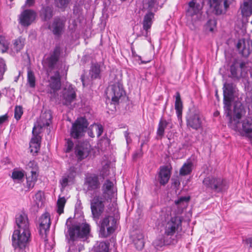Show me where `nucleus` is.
Masks as SVG:
<instances>
[{
    "label": "nucleus",
    "mask_w": 252,
    "mask_h": 252,
    "mask_svg": "<svg viewBox=\"0 0 252 252\" xmlns=\"http://www.w3.org/2000/svg\"><path fill=\"white\" fill-rule=\"evenodd\" d=\"M15 222L18 228L14 231L12 235V245L15 249L23 250L30 241L29 220L25 213H21L16 215Z\"/></svg>",
    "instance_id": "nucleus-1"
},
{
    "label": "nucleus",
    "mask_w": 252,
    "mask_h": 252,
    "mask_svg": "<svg viewBox=\"0 0 252 252\" xmlns=\"http://www.w3.org/2000/svg\"><path fill=\"white\" fill-rule=\"evenodd\" d=\"M241 107V105L239 103L234 106L233 120H231L228 125L232 129L239 132L241 135L248 138L252 145V119L249 118L244 120L241 126V124L239 123L242 115Z\"/></svg>",
    "instance_id": "nucleus-2"
},
{
    "label": "nucleus",
    "mask_w": 252,
    "mask_h": 252,
    "mask_svg": "<svg viewBox=\"0 0 252 252\" xmlns=\"http://www.w3.org/2000/svg\"><path fill=\"white\" fill-rule=\"evenodd\" d=\"M113 187L112 182L107 180L103 185L104 192L102 195L95 196L91 202V212L94 220L97 222L104 212V206L109 199L105 195L107 191L111 190Z\"/></svg>",
    "instance_id": "nucleus-3"
},
{
    "label": "nucleus",
    "mask_w": 252,
    "mask_h": 252,
    "mask_svg": "<svg viewBox=\"0 0 252 252\" xmlns=\"http://www.w3.org/2000/svg\"><path fill=\"white\" fill-rule=\"evenodd\" d=\"M182 219L179 216L171 217L164 224V234L170 239L175 234L178 233L182 229Z\"/></svg>",
    "instance_id": "nucleus-4"
},
{
    "label": "nucleus",
    "mask_w": 252,
    "mask_h": 252,
    "mask_svg": "<svg viewBox=\"0 0 252 252\" xmlns=\"http://www.w3.org/2000/svg\"><path fill=\"white\" fill-rule=\"evenodd\" d=\"M116 219L111 216H105L100 221L99 234L102 237H107L116 229Z\"/></svg>",
    "instance_id": "nucleus-5"
},
{
    "label": "nucleus",
    "mask_w": 252,
    "mask_h": 252,
    "mask_svg": "<svg viewBox=\"0 0 252 252\" xmlns=\"http://www.w3.org/2000/svg\"><path fill=\"white\" fill-rule=\"evenodd\" d=\"M203 3V0H191L189 2L187 16L193 22H196L200 18Z\"/></svg>",
    "instance_id": "nucleus-6"
},
{
    "label": "nucleus",
    "mask_w": 252,
    "mask_h": 252,
    "mask_svg": "<svg viewBox=\"0 0 252 252\" xmlns=\"http://www.w3.org/2000/svg\"><path fill=\"white\" fill-rule=\"evenodd\" d=\"M90 227L88 224L82 223L79 225H73L68 230L70 239L74 240L77 238L86 239L90 235Z\"/></svg>",
    "instance_id": "nucleus-7"
},
{
    "label": "nucleus",
    "mask_w": 252,
    "mask_h": 252,
    "mask_svg": "<svg viewBox=\"0 0 252 252\" xmlns=\"http://www.w3.org/2000/svg\"><path fill=\"white\" fill-rule=\"evenodd\" d=\"M203 183L206 188L216 192H222L227 188L226 182L221 178L208 177L203 180Z\"/></svg>",
    "instance_id": "nucleus-8"
},
{
    "label": "nucleus",
    "mask_w": 252,
    "mask_h": 252,
    "mask_svg": "<svg viewBox=\"0 0 252 252\" xmlns=\"http://www.w3.org/2000/svg\"><path fill=\"white\" fill-rule=\"evenodd\" d=\"M107 97L111 99L114 104L118 103L119 99L125 94L123 85L120 82H117L110 85L106 92Z\"/></svg>",
    "instance_id": "nucleus-9"
},
{
    "label": "nucleus",
    "mask_w": 252,
    "mask_h": 252,
    "mask_svg": "<svg viewBox=\"0 0 252 252\" xmlns=\"http://www.w3.org/2000/svg\"><path fill=\"white\" fill-rule=\"evenodd\" d=\"M88 126V123L85 118H78L72 124L70 130L71 136L76 139L82 137L84 135Z\"/></svg>",
    "instance_id": "nucleus-10"
},
{
    "label": "nucleus",
    "mask_w": 252,
    "mask_h": 252,
    "mask_svg": "<svg viewBox=\"0 0 252 252\" xmlns=\"http://www.w3.org/2000/svg\"><path fill=\"white\" fill-rule=\"evenodd\" d=\"M52 119V116L50 112H45L42 113L33 127V135L39 134L43 127L49 126L51 123Z\"/></svg>",
    "instance_id": "nucleus-11"
},
{
    "label": "nucleus",
    "mask_w": 252,
    "mask_h": 252,
    "mask_svg": "<svg viewBox=\"0 0 252 252\" xmlns=\"http://www.w3.org/2000/svg\"><path fill=\"white\" fill-rule=\"evenodd\" d=\"M188 127L197 130L202 127V121L199 113L195 110H190L186 116Z\"/></svg>",
    "instance_id": "nucleus-12"
},
{
    "label": "nucleus",
    "mask_w": 252,
    "mask_h": 252,
    "mask_svg": "<svg viewBox=\"0 0 252 252\" xmlns=\"http://www.w3.org/2000/svg\"><path fill=\"white\" fill-rule=\"evenodd\" d=\"M231 77L234 79L243 78L247 74L246 63L244 62H235L230 66Z\"/></svg>",
    "instance_id": "nucleus-13"
},
{
    "label": "nucleus",
    "mask_w": 252,
    "mask_h": 252,
    "mask_svg": "<svg viewBox=\"0 0 252 252\" xmlns=\"http://www.w3.org/2000/svg\"><path fill=\"white\" fill-rule=\"evenodd\" d=\"M233 0H208L209 3L217 15L222 14L229 7Z\"/></svg>",
    "instance_id": "nucleus-14"
},
{
    "label": "nucleus",
    "mask_w": 252,
    "mask_h": 252,
    "mask_svg": "<svg viewBox=\"0 0 252 252\" xmlns=\"http://www.w3.org/2000/svg\"><path fill=\"white\" fill-rule=\"evenodd\" d=\"M91 146L88 143H79L75 147V155L78 161L87 158L90 155Z\"/></svg>",
    "instance_id": "nucleus-15"
},
{
    "label": "nucleus",
    "mask_w": 252,
    "mask_h": 252,
    "mask_svg": "<svg viewBox=\"0 0 252 252\" xmlns=\"http://www.w3.org/2000/svg\"><path fill=\"white\" fill-rule=\"evenodd\" d=\"M35 12L31 9L24 10L19 16V23L23 26H29L35 20Z\"/></svg>",
    "instance_id": "nucleus-16"
},
{
    "label": "nucleus",
    "mask_w": 252,
    "mask_h": 252,
    "mask_svg": "<svg viewBox=\"0 0 252 252\" xmlns=\"http://www.w3.org/2000/svg\"><path fill=\"white\" fill-rule=\"evenodd\" d=\"M76 98V93L74 88L71 85L66 86L63 91V103L64 105L68 106Z\"/></svg>",
    "instance_id": "nucleus-17"
},
{
    "label": "nucleus",
    "mask_w": 252,
    "mask_h": 252,
    "mask_svg": "<svg viewBox=\"0 0 252 252\" xmlns=\"http://www.w3.org/2000/svg\"><path fill=\"white\" fill-rule=\"evenodd\" d=\"M84 184L87 187L88 190L97 189L100 188V186L98 176L94 174H90L86 175L85 179Z\"/></svg>",
    "instance_id": "nucleus-18"
},
{
    "label": "nucleus",
    "mask_w": 252,
    "mask_h": 252,
    "mask_svg": "<svg viewBox=\"0 0 252 252\" xmlns=\"http://www.w3.org/2000/svg\"><path fill=\"white\" fill-rule=\"evenodd\" d=\"M51 224L50 217L48 213L43 214L39 219V231L41 235H46Z\"/></svg>",
    "instance_id": "nucleus-19"
},
{
    "label": "nucleus",
    "mask_w": 252,
    "mask_h": 252,
    "mask_svg": "<svg viewBox=\"0 0 252 252\" xmlns=\"http://www.w3.org/2000/svg\"><path fill=\"white\" fill-rule=\"evenodd\" d=\"M61 48L59 46H56L51 56L46 59L45 62V65L49 69L54 68L59 60Z\"/></svg>",
    "instance_id": "nucleus-20"
},
{
    "label": "nucleus",
    "mask_w": 252,
    "mask_h": 252,
    "mask_svg": "<svg viewBox=\"0 0 252 252\" xmlns=\"http://www.w3.org/2000/svg\"><path fill=\"white\" fill-rule=\"evenodd\" d=\"M65 21L59 18L54 19L53 23L49 28L53 33L56 35H60L63 32L64 28Z\"/></svg>",
    "instance_id": "nucleus-21"
},
{
    "label": "nucleus",
    "mask_w": 252,
    "mask_h": 252,
    "mask_svg": "<svg viewBox=\"0 0 252 252\" xmlns=\"http://www.w3.org/2000/svg\"><path fill=\"white\" fill-rule=\"evenodd\" d=\"M171 176V172L167 166H163L160 168L158 174V180L161 185L164 186L169 181Z\"/></svg>",
    "instance_id": "nucleus-22"
},
{
    "label": "nucleus",
    "mask_w": 252,
    "mask_h": 252,
    "mask_svg": "<svg viewBox=\"0 0 252 252\" xmlns=\"http://www.w3.org/2000/svg\"><path fill=\"white\" fill-rule=\"evenodd\" d=\"M240 10L243 17H250L252 14V0H244Z\"/></svg>",
    "instance_id": "nucleus-23"
},
{
    "label": "nucleus",
    "mask_w": 252,
    "mask_h": 252,
    "mask_svg": "<svg viewBox=\"0 0 252 252\" xmlns=\"http://www.w3.org/2000/svg\"><path fill=\"white\" fill-rule=\"evenodd\" d=\"M233 96H228L223 95V104L224 114L229 119V123L231 120H233V117L231 116V102L232 101Z\"/></svg>",
    "instance_id": "nucleus-24"
},
{
    "label": "nucleus",
    "mask_w": 252,
    "mask_h": 252,
    "mask_svg": "<svg viewBox=\"0 0 252 252\" xmlns=\"http://www.w3.org/2000/svg\"><path fill=\"white\" fill-rule=\"evenodd\" d=\"M49 86L54 93L60 89L61 83L59 71H56L55 75L51 77Z\"/></svg>",
    "instance_id": "nucleus-25"
},
{
    "label": "nucleus",
    "mask_w": 252,
    "mask_h": 252,
    "mask_svg": "<svg viewBox=\"0 0 252 252\" xmlns=\"http://www.w3.org/2000/svg\"><path fill=\"white\" fill-rule=\"evenodd\" d=\"M40 139L41 138L38 135V134H35L33 135V137L31 140L30 148L31 150V153L33 155L37 154L40 149Z\"/></svg>",
    "instance_id": "nucleus-26"
},
{
    "label": "nucleus",
    "mask_w": 252,
    "mask_h": 252,
    "mask_svg": "<svg viewBox=\"0 0 252 252\" xmlns=\"http://www.w3.org/2000/svg\"><path fill=\"white\" fill-rule=\"evenodd\" d=\"M167 127H169V128H172V124L171 122L161 119L157 131V135L161 137H162L164 134L165 129Z\"/></svg>",
    "instance_id": "nucleus-27"
},
{
    "label": "nucleus",
    "mask_w": 252,
    "mask_h": 252,
    "mask_svg": "<svg viewBox=\"0 0 252 252\" xmlns=\"http://www.w3.org/2000/svg\"><path fill=\"white\" fill-rule=\"evenodd\" d=\"M25 39L22 37H20L15 39L11 45V49L14 53H18L22 50L25 44Z\"/></svg>",
    "instance_id": "nucleus-28"
},
{
    "label": "nucleus",
    "mask_w": 252,
    "mask_h": 252,
    "mask_svg": "<svg viewBox=\"0 0 252 252\" xmlns=\"http://www.w3.org/2000/svg\"><path fill=\"white\" fill-rule=\"evenodd\" d=\"M173 239H170L168 237L165 236H159L153 242V245L155 247H161L165 244H169L172 243Z\"/></svg>",
    "instance_id": "nucleus-29"
},
{
    "label": "nucleus",
    "mask_w": 252,
    "mask_h": 252,
    "mask_svg": "<svg viewBox=\"0 0 252 252\" xmlns=\"http://www.w3.org/2000/svg\"><path fill=\"white\" fill-rule=\"evenodd\" d=\"M154 18V14L152 12L147 13L144 18L143 28L148 34V30L150 29L152 24V19Z\"/></svg>",
    "instance_id": "nucleus-30"
},
{
    "label": "nucleus",
    "mask_w": 252,
    "mask_h": 252,
    "mask_svg": "<svg viewBox=\"0 0 252 252\" xmlns=\"http://www.w3.org/2000/svg\"><path fill=\"white\" fill-rule=\"evenodd\" d=\"M177 116L179 120L181 119L182 114L183 104L179 92L176 93V101L175 104Z\"/></svg>",
    "instance_id": "nucleus-31"
},
{
    "label": "nucleus",
    "mask_w": 252,
    "mask_h": 252,
    "mask_svg": "<svg viewBox=\"0 0 252 252\" xmlns=\"http://www.w3.org/2000/svg\"><path fill=\"white\" fill-rule=\"evenodd\" d=\"M38 173H35L34 171H31L30 175L27 177V187L29 189H32L37 181Z\"/></svg>",
    "instance_id": "nucleus-32"
},
{
    "label": "nucleus",
    "mask_w": 252,
    "mask_h": 252,
    "mask_svg": "<svg viewBox=\"0 0 252 252\" xmlns=\"http://www.w3.org/2000/svg\"><path fill=\"white\" fill-rule=\"evenodd\" d=\"M100 73V65L98 63L92 64L89 72V75L91 78L96 79L99 77Z\"/></svg>",
    "instance_id": "nucleus-33"
},
{
    "label": "nucleus",
    "mask_w": 252,
    "mask_h": 252,
    "mask_svg": "<svg viewBox=\"0 0 252 252\" xmlns=\"http://www.w3.org/2000/svg\"><path fill=\"white\" fill-rule=\"evenodd\" d=\"M192 163L190 161L185 163L180 170V174L183 176L189 174L192 171Z\"/></svg>",
    "instance_id": "nucleus-34"
},
{
    "label": "nucleus",
    "mask_w": 252,
    "mask_h": 252,
    "mask_svg": "<svg viewBox=\"0 0 252 252\" xmlns=\"http://www.w3.org/2000/svg\"><path fill=\"white\" fill-rule=\"evenodd\" d=\"M223 95L228 96H233L234 87L232 83H224L223 87Z\"/></svg>",
    "instance_id": "nucleus-35"
},
{
    "label": "nucleus",
    "mask_w": 252,
    "mask_h": 252,
    "mask_svg": "<svg viewBox=\"0 0 252 252\" xmlns=\"http://www.w3.org/2000/svg\"><path fill=\"white\" fill-rule=\"evenodd\" d=\"M44 194L41 191H38L34 197V201L38 208L41 207L44 201Z\"/></svg>",
    "instance_id": "nucleus-36"
},
{
    "label": "nucleus",
    "mask_w": 252,
    "mask_h": 252,
    "mask_svg": "<svg viewBox=\"0 0 252 252\" xmlns=\"http://www.w3.org/2000/svg\"><path fill=\"white\" fill-rule=\"evenodd\" d=\"M94 248L95 252H108L109 246L104 242L97 243Z\"/></svg>",
    "instance_id": "nucleus-37"
},
{
    "label": "nucleus",
    "mask_w": 252,
    "mask_h": 252,
    "mask_svg": "<svg viewBox=\"0 0 252 252\" xmlns=\"http://www.w3.org/2000/svg\"><path fill=\"white\" fill-rule=\"evenodd\" d=\"M66 202L64 197H59L57 201V212L60 215L63 212V209Z\"/></svg>",
    "instance_id": "nucleus-38"
},
{
    "label": "nucleus",
    "mask_w": 252,
    "mask_h": 252,
    "mask_svg": "<svg viewBox=\"0 0 252 252\" xmlns=\"http://www.w3.org/2000/svg\"><path fill=\"white\" fill-rule=\"evenodd\" d=\"M41 15L45 20L50 19L52 17V9L49 6L43 7L41 10Z\"/></svg>",
    "instance_id": "nucleus-39"
},
{
    "label": "nucleus",
    "mask_w": 252,
    "mask_h": 252,
    "mask_svg": "<svg viewBox=\"0 0 252 252\" xmlns=\"http://www.w3.org/2000/svg\"><path fill=\"white\" fill-rule=\"evenodd\" d=\"M28 82L31 88H34L35 85V77L34 73L30 69L28 70Z\"/></svg>",
    "instance_id": "nucleus-40"
},
{
    "label": "nucleus",
    "mask_w": 252,
    "mask_h": 252,
    "mask_svg": "<svg viewBox=\"0 0 252 252\" xmlns=\"http://www.w3.org/2000/svg\"><path fill=\"white\" fill-rule=\"evenodd\" d=\"M9 42L4 36H0V50L2 53L6 52L8 49Z\"/></svg>",
    "instance_id": "nucleus-41"
},
{
    "label": "nucleus",
    "mask_w": 252,
    "mask_h": 252,
    "mask_svg": "<svg viewBox=\"0 0 252 252\" xmlns=\"http://www.w3.org/2000/svg\"><path fill=\"white\" fill-rule=\"evenodd\" d=\"M91 130L94 131L95 134L97 137H99L102 133L103 127L101 125L98 124H93L91 126Z\"/></svg>",
    "instance_id": "nucleus-42"
},
{
    "label": "nucleus",
    "mask_w": 252,
    "mask_h": 252,
    "mask_svg": "<svg viewBox=\"0 0 252 252\" xmlns=\"http://www.w3.org/2000/svg\"><path fill=\"white\" fill-rule=\"evenodd\" d=\"M134 243L137 250H141L144 246V239L142 235L138 236V238L134 240Z\"/></svg>",
    "instance_id": "nucleus-43"
},
{
    "label": "nucleus",
    "mask_w": 252,
    "mask_h": 252,
    "mask_svg": "<svg viewBox=\"0 0 252 252\" xmlns=\"http://www.w3.org/2000/svg\"><path fill=\"white\" fill-rule=\"evenodd\" d=\"M26 169L27 170H30L31 171H34L35 173H38L37 170H38V166L37 163L32 160L30 161L28 164L26 165Z\"/></svg>",
    "instance_id": "nucleus-44"
},
{
    "label": "nucleus",
    "mask_w": 252,
    "mask_h": 252,
    "mask_svg": "<svg viewBox=\"0 0 252 252\" xmlns=\"http://www.w3.org/2000/svg\"><path fill=\"white\" fill-rule=\"evenodd\" d=\"M23 114V108L21 106H16L14 109V118L17 121L19 120Z\"/></svg>",
    "instance_id": "nucleus-45"
},
{
    "label": "nucleus",
    "mask_w": 252,
    "mask_h": 252,
    "mask_svg": "<svg viewBox=\"0 0 252 252\" xmlns=\"http://www.w3.org/2000/svg\"><path fill=\"white\" fill-rule=\"evenodd\" d=\"M24 176L23 172L21 171L14 170L12 173L11 177L14 180H20Z\"/></svg>",
    "instance_id": "nucleus-46"
},
{
    "label": "nucleus",
    "mask_w": 252,
    "mask_h": 252,
    "mask_svg": "<svg viewBox=\"0 0 252 252\" xmlns=\"http://www.w3.org/2000/svg\"><path fill=\"white\" fill-rule=\"evenodd\" d=\"M217 22L215 19L209 20L206 26V30H209L210 32H213L216 26Z\"/></svg>",
    "instance_id": "nucleus-47"
},
{
    "label": "nucleus",
    "mask_w": 252,
    "mask_h": 252,
    "mask_svg": "<svg viewBox=\"0 0 252 252\" xmlns=\"http://www.w3.org/2000/svg\"><path fill=\"white\" fill-rule=\"evenodd\" d=\"M70 0H55L56 5L59 8H64L67 6Z\"/></svg>",
    "instance_id": "nucleus-48"
},
{
    "label": "nucleus",
    "mask_w": 252,
    "mask_h": 252,
    "mask_svg": "<svg viewBox=\"0 0 252 252\" xmlns=\"http://www.w3.org/2000/svg\"><path fill=\"white\" fill-rule=\"evenodd\" d=\"M148 5L151 11H156L158 8L157 0H149Z\"/></svg>",
    "instance_id": "nucleus-49"
},
{
    "label": "nucleus",
    "mask_w": 252,
    "mask_h": 252,
    "mask_svg": "<svg viewBox=\"0 0 252 252\" xmlns=\"http://www.w3.org/2000/svg\"><path fill=\"white\" fill-rule=\"evenodd\" d=\"M189 199V197H182L178 199L177 200H176L175 202L176 205L181 204L184 206V203L187 202Z\"/></svg>",
    "instance_id": "nucleus-50"
},
{
    "label": "nucleus",
    "mask_w": 252,
    "mask_h": 252,
    "mask_svg": "<svg viewBox=\"0 0 252 252\" xmlns=\"http://www.w3.org/2000/svg\"><path fill=\"white\" fill-rule=\"evenodd\" d=\"M74 146V144L73 142L70 140H67L66 142V152L69 153L71 151V150L72 149Z\"/></svg>",
    "instance_id": "nucleus-51"
},
{
    "label": "nucleus",
    "mask_w": 252,
    "mask_h": 252,
    "mask_svg": "<svg viewBox=\"0 0 252 252\" xmlns=\"http://www.w3.org/2000/svg\"><path fill=\"white\" fill-rule=\"evenodd\" d=\"M68 181V177H63L62 179L60 182L63 189H64L67 186Z\"/></svg>",
    "instance_id": "nucleus-52"
},
{
    "label": "nucleus",
    "mask_w": 252,
    "mask_h": 252,
    "mask_svg": "<svg viewBox=\"0 0 252 252\" xmlns=\"http://www.w3.org/2000/svg\"><path fill=\"white\" fill-rule=\"evenodd\" d=\"M124 135L126 139L127 144H129L131 142V139L129 136V133L127 131H125L124 133Z\"/></svg>",
    "instance_id": "nucleus-53"
},
{
    "label": "nucleus",
    "mask_w": 252,
    "mask_h": 252,
    "mask_svg": "<svg viewBox=\"0 0 252 252\" xmlns=\"http://www.w3.org/2000/svg\"><path fill=\"white\" fill-rule=\"evenodd\" d=\"M35 2V0H26L25 2V6L31 7L32 6Z\"/></svg>",
    "instance_id": "nucleus-54"
},
{
    "label": "nucleus",
    "mask_w": 252,
    "mask_h": 252,
    "mask_svg": "<svg viewBox=\"0 0 252 252\" xmlns=\"http://www.w3.org/2000/svg\"><path fill=\"white\" fill-rule=\"evenodd\" d=\"M8 116L6 114L0 116V125L7 120Z\"/></svg>",
    "instance_id": "nucleus-55"
},
{
    "label": "nucleus",
    "mask_w": 252,
    "mask_h": 252,
    "mask_svg": "<svg viewBox=\"0 0 252 252\" xmlns=\"http://www.w3.org/2000/svg\"><path fill=\"white\" fill-rule=\"evenodd\" d=\"M88 134L89 136L91 137H94L95 136V134L94 133V131H93L91 130V127H90V129H89L88 131Z\"/></svg>",
    "instance_id": "nucleus-56"
},
{
    "label": "nucleus",
    "mask_w": 252,
    "mask_h": 252,
    "mask_svg": "<svg viewBox=\"0 0 252 252\" xmlns=\"http://www.w3.org/2000/svg\"><path fill=\"white\" fill-rule=\"evenodd\" d=\"M141 150H140V152L139 153H135L133 156V157L134 158H136L138 157H140L141 155Z\"/></svg>",
    "instance_id": "nucleus-57"
},
{
    "label": "nucleus",
    "mask_w": 252,
    "mask_h": 252,
    "mask_svg": "<svg viewBox=\"0 0 252 252\" xmlns=\"http://www.w3.org/2000/svg\"><path fill=\"white\" fill-rule=\"evenodd\" d=\"M246 242L248 244H250V247L252 248V237L248 239Z\"/></svg>",
    "instance_id": "nucleus-58"
},
{
    "label": "nucleus",
    "mask_w": 252,
    "mask_h": 252,
    "mask_svg": "<svg viewBox=\"0 0 252 252\" xmlns=\"http://www.w3.org/2000/svg\"><path fill=\"white\" fill-rule=\"evenodd\" d=\"M138 59L139 60L141 61V63H140V64H145V63H147L149 62H150V61H143L141 60V57L139 56H138Z\"/></svg>",
    "instance_id": "nucleus-59"
},
{
    "label": "nucleus",
    "mask_w": 252,
    "mask_h": 252,
    "mask_svg": "<svg viewBox=\"0 0 252 252\" xmlns=\"http://www.w3.org/2000/svg\"><path fill=\"white\" fill-rule=\"evenodd\" d=\"M81 79H82V82L83 85L84 86V83L83 79L82 78Z\"/></svg>",
    "instance_id": "nucleus-60"
},
{
    "label": "nucleus",
    "mask_w": 252,
    "mask_h": 252,
    "mask_svg": "<svg viewBox=\"0 0 252 252\" xmlns=\"http://www.w3.org/2000/svg\"><path fill=\"white\" fill-rule=\"evenodd\" d=\"M132 54H133V55H135V52L134 53V52H132Z\"/></svg>",
    "instance_id": "nucleus-61"
},
{
    "label": "nucleus",
    "mask_w": 252,
    "mask_h": 252,
    "mask_svg": "<svg viewBox=\"0 0 252 252\" xmlns=\"http://www.w3.org/2000/svg\"><path fill=\"white\" fill-rule=\"evenodd\" d=\"M239 43L237 44L238 48H239Z\"/></svg>",
    "instance_id": "nucleus-62"
},
{
    "label": "nucleus",
    "mask_w": 252,
    "mask_h": 252,
    "mask_svg": "<svg viewBox=\"0 0 252 252\" xmlns=\"http://www.w3.org/2000/svg\"><path fill=\"white\" fill-rule=\"evenodd\" d=\"M244 52H245L244 51H243V54H245Z\"/></svg>",
    "instance_id": "nucleus-63"
}]
</instances>
